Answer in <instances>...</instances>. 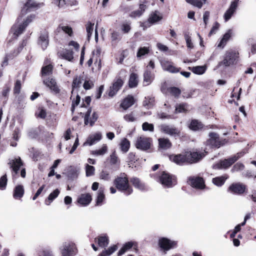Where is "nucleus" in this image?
<instances>
[{
	"mask_svg": "<svg viewBox=\"0 0 256 256\" xmlns=\"http://www.w3.org/2000/svg\"><path fill=\"white\" fill-rule=\"evenodd\" d=\"M208 152L202 148L193 149L192 150H184L182 154H169L170 160H201Z\"/></svg>",
	"mask_w": 256,
	"mask_h": 256,
	"instance_id": "obj_1",
	"label": "nucleus"
},
{
	"mask_svg": "<svg viewBox=\"0 0 256 256\" xmlns=\"http://www.w3.org/2000/svg\"><path fill=\"white\" fill-rule=\"evenodd\" d=\"M240 60V53L237 50L230 49L224 52L222 60L219 62L216 68L230 67L236 64Z\"/></svg>",
	"mask_w": 256,
	"mask_h": 256,
	"instance_id": "obj_2",
	"label": "nucleus"
},
{
	"mask_svg": "<svg viewBox=\"0 0 256 256\" xmlns=\"http://www.w3.org/2000/svg\"><path fill=\"white\" fill-rule=\"evenodd\" d=\"M150 176L166 188H172L177 184L176 176L164 171L158 174H151Z\"/></svg>",
	"mask_w": 256,
	"mask_h": 256,
	"instance_id": "obj_3",
	"label": "nucleus"
},
{
	"mask_svg": "<svg viewBox=\"0 0 256 256\" xmlns=\"http://www.w3.org/2000/svg\"><path fill=\"white\" fill-rule=\"evenodd\" d=\"M114 184L118 190L126 196L130 194L133 192L132 188L128 184V178L124 174L122 176L116 178L114 180Z\"/></svg>",
	"mask_w": 256,
	"mask_h": 256,
	"instance_id": "obj_4",
	"label": "nucleus"
},
{
	"mask_svg": "<svg viewBox=\"0 0 256 256\" xmlns=\"http://www.w3.org/2000/svg\"><path fill=\"white\" fill-rule=\"evenodd\" d=\"M32 21V16H28L20 24H14L11 28V32L13 33L14 39L16 40L18 37L25 30L26 28Z\"/></svg>",
	"mask_w": 256,
	"mask_h": 256,
	"instance_id": "obj_5",
	"label": "nucleus"
},
{
	"mask_svg": "<svg viewBox=\"0 0 256 256\" xmlns=\"http://www.w3.org/2000/svg\"><path fill=\"white\" fill-rule=\"evenodd\" d=\"M208 136L210 138L206 141L207 144L212 148H219L227 142L226 139L220 138L216 132H210Z\"/></svg>",
	"mask_w": 256,
	"mask_h": 256,
	"instance_id": "obj_6",
	"label": "nucleus"
},
{
	"mask_svg": "<svg viewBox=\"0 0 256 256\" xmlns=\"http://www.w3.org/2000/svg\"><path fill=\"white\" fill-rule=\"evenodd\" d=\"M188 184L198 190H204L207 188L205 181L202 177L198 176H189L187 181Z\"/></svg>",
	"mask_w": 256,
	"mask_h": 256,
	"instance_id": "obj_7",
	"label": "nucleus"
},
{
	"mask_svg": "<svg viewBox=\"0 0 256 256\" xmlns=\"http://www.w3.org/2000/svg\"><path fill=\"white\" fill-rule=\"evenodd\" d=\"M158 244L161 250L164 254H166L168 251L176 248L178 242L176 241L172 240L166 238H161L158 240Z\"/></svg>",
	"mask_w": 256,
	"mask_h": 256,
	"instance_id": "obj_8",
	"label": "nucleus"
},
{
	"mask_svg": "<svg viewBox=\"0 0 256 256\" xmlns=\"http://www.w3.org/2000/svg\"><path fill=\"white\" fill-rule=\"evenodd\" d=\"M60 250L62 256H74L77 252L75 244L71 242L63 243Z\"/></svg>",
	"mask_w": 256,
	"mask_h": 256,
	"instance_id": "obj_9",
	"label": "nucleus"
},
{
	"mask_svg": "<svg viewBox=\"0 0 256 256\" xmlns=\"http://www.w3.org/2000/svg\"><path fill=\"white\" fill-rule=\"evenodd\" d=\"M152 143V138L140 136L138 138L135 146L138 149L142 150H147L150 148Z\"/></svg>",
	"mask_w": 256,
	"mask_h": 256,
	"instance_id": "obj_10",
	"label": "nucleus"
},
{
	"mask_svg": "<svg viewBox=\"0 0 256 256\" xmlns=\"http://www.w3.org/2000/svg\"><path fill=\"white\" fill-rule=\"evenodd\" d=\"M124 84V80L120 77L116 78L112 86L108 90V96L110 98L116 96L119 90L122 88Z\"/></svg>",
	"mask_w": 256,
	"mask_h": 256,
	"instance_id": "obj_11",
	"label": "nucleus"
},
{
	"mask_svg": "<svg viewBox=\"0 0 256 256\" xmlns=\"http://www.w3.org/2000/svg\"><path fill=\"white\" fill-rule=\"evenodd\" d=\"M49 32L46 28L42 30L40 33L37 40V44L42 50L46 49L49 45Z\"/></svg>",
	"mask_w": 256,
	"mask_h": 256,
	"instance_id": "obj_12",
	"label": "nucleus"
},
{
	"mask_svg": "<svg viewBox=\"0 0 256 256\" xmlns=\"http://www.w3.org/2000/svg\"><path fill=\"white\" fill-rule=\"evenodd\" d=\"M147 0H139V8L134 10L130 14V16L132 18H136L141 16L147 8Z\"/></svg>",
	"mask_w": 256,
	"mask_h": 256,
	"instance_id": "obj_13",
	"label": "nucleus"
},
{
	"mask_svg": "<svg viewBox=\"0 0 256 256\" xmlns=\"http://www.w3.org/2000/svg\"><path fill=\"white\" fill-rule=\"evenodd\" d=\"M92 108L90 107L84 116V124L85 125L90 124V126H92L96 122L98 118V114L96 112H94L92 114V116L90 117V114L92 112Z\"/></svg>",
	"mask_w": 256,
	"mask_h": 256,
	"instance_id": "obj_14",
	"label": "nucleus"
},
{
	"mask_svg": "<svg viewBox=\"0 0 256 256\" xmlns=\"http://www.w3.org/2000/svg\"><path fill=\"white\" fill-rule=\"evenodd\" d=\"M160 64L164 70L170 73H178L180 72L181 68H177L174 66L173 62L167 60L160 61Z\"/></svg>",
	"mask_w": 256,
	"mask_h": 256,
	"instance_id": "obj_15",
	"label": "nucleus"
},
{
	"mask_svg": "<svg viewBox=\"0 0 256 256\" xmlns=\"http://www.w3.org/2000/svg\"><path fill=\"white\" fill-rule=\"evenodd\" d=\"M246 190L245 185L237 182L232 184L228 188V192L234 194H241Z\"/></svg>",
	"mask_w": 256,
	"mask_h": 256,
	"instance_id": "obj_16",
	"label": "nucleus"
},
{
	"mask_svg": "<svg viewBox=\"0 0 256 256\" xmlns=\"http://www.w3.org/2000/svg\"><path fill=\"white\" fill-rule=\"evenodd\" d=\"M44 83L56 94H58L60 92V90L58 86L55 79L48 78L44 80Z\"/></svg>",
	"mask_w": 256,
	"mask_h": 256,
	"instance_id": "obj_17",
	"label": "nucleus"
},
{
	"mask_svg": "<svg viewBox=\"0 0 256 256\" xmlns=\"http://www.w3.org/2000/svg\"><path fill=\"white\" fill-rule=\"evenodd\" d=\"M155 78V74L150 70H145L143 74V86L150 84Z\"/></svg>",
	"mask_w": 256,
	"mask_h": 256,
	"instance_id": "obj_18",
	"label": "nucleus"
},
{
	"mask_svg": "<svg viewBox=\"0 0 256 256\" xmlns=\"http://www.w3.org/2000/svg\"><path fill=\"white\" fill-rule=\"evenodd\" d=\"M63 31L64 34H68L70 37L74 36V32L72 27L68 25L59 24L55 30V33L58 34L61 31Z\"/></svg>",
	"mask_w": 256,
	"mask_h": 256,
	"instance_id": "obj_19",
	"label": "nucleus"
},
{
	"mask_svg": "<svg viewBox=\"0 0 256 256\" xmlns=\"http://www.w3.org/2000/svg\"><path fill=\"white\" fill-rule=\"evenodd\" d=\"M160 129L162 132L172 136L179 133L178 130L175 127L170 126L165 124H161L160 126Z\"/></svg>",
	"mask_w": 256,
	"mask_h": 256,
	"instance_id": "obj_20",
	"label": "nucleus"
},
{
	"mask_svg": "<svg viewBox=\"0 0 256 256\" xmlns=\"http://www.w3.org/2000/svg\"><path fill=\"white\" fill-rule=\"evenodd\" d=\"M44 131L43 129V128L42 126H38L35 128H33L29 131L28 134L29 137L32 138H35L40 140V136L41 134H44Z\"/></svg>",
	"mask_w": 256,
	"mask_h": 256,
	"instance_id": "obj_21",
	"label": "nucleus"
},
{
	"mask_svg": "<svg viewBox=\"0 0 256 256\" xmlns=\"http://www.w3.org/2000/svg\"><path fill=\"white\" fill-rule=\"evenodd\" d=\"M58 56L68 61H72L74 59V52L72 50L65 49L64 50L58 52Z\"/></svg>",
	"mask_w": 256,
	"mask_h": 256,
	"instance_id": "obj_22",
	"label": "nucleus"
},
{
	"mask_svg": "<svg viewBox=\"0 0 256 256\" xmlns=\"http://www.w3.org/2000/svg\"><path fill=\"white\" fill-rule=\"evenodd\" d=\"M172 146V143L168 138H160L158 139L159 149L168 150Z\"/></svg>",
	"mask_w": 256,
	"mask_h": 256,
	"instance_id": "obj_23",
	"label": "nucleus"
},
{
	"mask_svg": "<svg viewBox=\"0 0 256 256\" xmlns=\"http://www.w3.org/2000/svg\"><path fill=\"white\" fill-rule=\"evenodd\" d=\"M204 127V124L202 122L196 119H192L188 124V128L193 131L201 130Z\"/></svg>",
	"mask_w": 256,
	"mask_h": 256,
	"instance_id": "obj_24",
	"label": "nucleus"
},
{
	"mask_svg": "<svg viewBox=\"0 0 256 256\" xmlns=\"http://www.w3.org/2000/svg\"><path fill=\"white\" fill-rule=\"evenodd\" d=\"M130 181L136 188L141 191H147L148 190L147 186L138 178H132Z\"/></svg>",
	"mask_w": 256,
	"mask_h": 256,
	"instance_id": "obj_25",
	"label": "nucleus"
},
{
	"mask_svg": "<svg viewBox=\"0 0 256 256\" xmlns=\"http://www.w3.org/2000/svg\"><path fill=\"white\" fill-rule=\"evenodd\" d=\"M134 103V99L132 96L128 95L122 101L120 106L124 110L128 109Z\"/></svg>",
	"mask_w": 256,
	"mask_h": 256,
	"instance_id": "obj_26",
	"label": "nucleus"
},
{
	"mask_svg": "<svg viewBox=\"0 0 256 256\" xmlns=\"http://www.w3.org/2000/svg\"><path fill=\"white\" fill-rule=\"evenodd\" d=\"M138 76L135 72H132L129 77L128 85L130 88H136L138 84Z\"/></svg>",
	"mask_w": 256,
	"mask_h": 256,
	"instance_id": "obj_27",
	"label": "nucleus"
},
{
	"mask_svg": "<svg viewBox=\"0 0 256 256\" xmlns=\"http://www.w3.org/2000/svg\"><path fill=\"white\" fill-rule=\"evenodd\" d=\"M54 2L60 8L64 7V6H76L78 3L76 0H54Z\"/></svg>",
	"mask_w": 256,
	"mask_h": 256,
	"instance_id": "obj_28",
	"label": "nucleus"
},
{
	"mask_svg": "<svg viewBox=\"0 0 256 256\" xmlns=\"http://www.w3.org/2000/svg\"><path fill=\"white\" fill-rule=\"evenodd\" d=\"M24 190L23 186L18 185L16 186L13 192V196L16 200H20L24 196Z\"/></svg>",
	"mask_w": 256,
	"mask_h": 256,
	"instance_id": "obj_29",
	"label": "nucleus"
},
{
	"mask_svg": "<svg viewBox=\"0 0 256 256\" xmlns=\"http://www.w3.org/2000/svg\"><path fill=\"white\" fill-rule=\"evenodd\" d=\"M188 104L186 102H182L177 104L176 105L174 113H184L186 114L189 112Z\"/></svg>",
	"mask_w": 256,
	"mask_h": 256,
	"instance_id": "obj_30",
	"label": "nucleus"
},
{
	"mask_svg": "<svg viewBox=\"0 0 256 256\" xmlns=\"http://www.w3.org/2000/svg\"><path fill=\"white\" fill-rule=\"evenodd\" d=\"M91 200V196L89 194H85L80 195L78 200V202L82 206H86L90 203Z\"/></svg>",
	"mask_w": 256,
	"mask_h": 256,
	"instance_id": "obj_31",
	"label": "nucleus"
},
{
	"mask_svg": "<svg viewBox=\"0 0 256 256\" xmlns=\"http://www.w3.org/2000/svg\"><path fill=\"white\" fill-rule=\"evenodd\" d=\"M44 4L43 2L37 4L36 2H31V0H28L22 10V12L26 14L28 12L29 8H40Z\"/></svg>",
	"mask_w": 256,
	"mask_h": 256,
	"instance_id": "obj_32",
	"label": "nucleus"
},
{
	"mask_svg": "<svg viewBox=\"0 0 256 256\" xmlns=\"http://www.w3.org/2000/svg\"><path fill=\"white\" fill-rule=\"evenodd\" d=\"M36 252V256H54L52 250L46 247L38 248Z\"/></svg>",
	"mask_w": 256,
	"mask_h": 256,
	"instance_id": "obj_33",
	"label": "nucleus"
},
{
	"mask_svg": "<svg viewBox=\"0 0 256 256\" xmlns=\"http://www.w3.org/2000/svg\"><path fill=\"white\" fill-rule=\"evenodd\" d=\"M234 161H220L218 163L213 166L214 169H225L230 166Z\"/></svg>",
	"mask_w": 256,
	"mask_h": 256,
	"instance_id": "obj_34",
	"label": "nucleus"
},
{
	"mask_svg": "<svg viewBox=\"0 0 256 256\" xmlns=\"http://www.w3.org/2000/svg\"><path fill=\"white\" fill-rule=\"evenodd\" d=\"M228 177L226 176H217L212 179V182L214 184L217 186H222L224 184Z\"/></svg>",
	"mask_w": 256,
	"mask_h": 256,
	"instance_id": "obj_35",
	"label": "nucleus"
},
{
	"mask_svg": "<svg viewBox=\"0 0 256 256\" xmlns=\"http://www.w3.org/2000/svg\"><path fill=\"white\" fill-rule=\"evenodd\" d=\"M108 238L106 234L100 236L97 238L98 246L102 248H106L108 244Z\"/></svg>",
	"mask_w": 256,
	"mask_h": 256,
	"instance_id": "obj_36",
	"label": "nucleus"
},
{
	"mask_svg": "<svg viewBox=\"0 0 256 256\" xmlns=\"http://www.w3.org/2000/svg\"><path fill=\"white\" fill-rule=\"evenodd\" d=\"M60 190L58 189H56L51 192L48 198L45 200L44 203L46 205H50L51 202L56 198L60 194Z\"/></svg>",
	"mask_w": 256,
	"mask_h": 256,
	"instance_id": "obj_37",
	"label": "nucleus"
},
{
	"mask_svg": "<svg viewBox=\"0 0 256 256\" xmlns=\"http://www.w3.org/2000/svg\"><path fill=\"white\" fill-rule=\"evenodd\" d=\"M82 76H76L74 78L72 82V90L71 92L72 94H73L74 90L75 88L78 89L80 86V85L82 81Z\"/></svg>",
	"mask_w": 256,
	"mask_h": 256,
	"instance_id": "obj_38",
	"label": "nucleus"
},
{
	"mask_svg": "<svg viewBox=\"0 0 256 256\" xmlns=\"http://www.w3.org/2000/svg\"><path fill=\"white\" fill-rule=\"evenodd\" d=\"M54 66L52 64L42 67L41 70V74L42 76H48L52 74Z\"/></svg>",
	"mask_w": 256,
	"mask_h": 256,
	"instance_id": "obj_39",
	"label": "nucleus"
},
{
	"mask_svg": "<svg viewBox=\"0 0 256 256\" xmlns=\"http://www.w3.org/2000/svg\"><path fill=\"white\" fill-rule=\"evenodd\" d=\"M168 92L172 96H174L176 98H178L180 96L181 94V90L176 86H171L167 88Z\"/></svg>",
	"mask_w": 256,
	"mask_h": 256,
	"instance_id": "obj_40",
	"label": "nucleus"
},
{
	"mask_svg": "<svg viewBox=\"0 0 256 256\" xmlns=\"http://www.w3.org/2000/svg\"><path fill=\"white\" fill-rule=\"evenodd\" d=\"M162 16L158 15L156 12H155L152 14L150 16L148 20V22L150 24H153L159 22L160 20H162Z\"/></svg>",
	"mask_w": 256,
	"mask_h": 256,
	"instance_id": "obj_41",
	"label": "nucleus"
},
{
	"mask_svg": "<svg viewBox=\"0 0 256 256\" xmlns=\"http://www.w3.org/2000/svg\"><path fill=\"white\" fill-rule=\"evenodd\" d=\"M122 36L119 32L113 30L110 34V39L112 44H116L121 40Z\"/></svg>",
	"mask_w": 256,
	"mask_h": 256,
	"instance_id": "obj_42",
	"label": "nucleus"
},
{
	"mask_svg": "<svg viewBox=\"0 0 256 256\" xmlns=\"http://www.w3.org/2000/svg\"><path fill=\"white\" fill-rule=\"evenodd\" d=\"M8 164L16 174L18 172L20 168L23 165L22 161H12V162H10Z\"/></svg>",
	"mask_w": 256,
	"mask_h": 256,
	"instance_id": "obj_43",
	"label": "nucleus"
},
{
	"mask_svg": "<svg viewBox=\"0 0 256 256\" xmlns=\"http://www.w3.org/2000/svg\"><path fill=\"white\" fill-rule=\"evenodd\" d=\"M102 134L100 132L95 134L92 136H90L88 138L87 142L90 145L93 144L95 142H98L102 139Z\"/></svg>",
	"mask_w": 256,
	"mask_h": 256,
	"instance_id": "obj_44",
	"label": "nucleus"
},
{
	"mask_svg": "<svg viewBox=\"0 0 256 256\" xmlns=\"http://www.w3.org/2000/svg\"><path fill=\"white\" fill-rule=\"evenodd\" d=\"M134 245V242H126L118 252V256H120L124 254L126 252L131 248Z\"/></svg>",
	"mask_w": 256,
	"mask_h": 256,
	"instance_id": "obj_45",
	"label": "nucleus"
},
{
	"mask_svg": "<svg viewBox=\"0 0 256 256\" xmlns=\"http://www.w3.org/2000/svg\"><path fill=\"white\" fill-rule=\"evenodd\" d=\"M105 199V196L102 188H100L98 191V196L96 200V204L97 206H102Z\"/></svg>",
	"mask_w": 256,
	"mask_h": 256,
	"instance_id": "obj_46",
	"label": "nucleus"
},
{
	"mask_svg": "<svg viewBox=\"0 0 256 256\" xmlns=\"http://www.w3.org/2000/svg\"><path fill=\"white\" fill-rule=\"evenodd\" d=\"M118 248L116 245H113L107 250L104 249L98 256H109L114 253Z\"/></svg>",
	"mask_w": 256,
	"mask_h": 256,
	"instance_id": "obj_47",
	"label": "nucleus"
},
{
	"mask_svg": "<svg viewBox=\"0 0 256 256\" xmlns=\"http://www.w3.org/2000/svg\"><path fill=\"white\" fill-rule=\"evenodd\" d=\"M121 150L126 152H128L130 147V142L126 138H124L120 144Z\"/></svg>",
	"mask_w": 256,
	"mask_h": 256,
	"instance_id": "obj_48",
	"label": "nucleus"
},
{
	"mask_svg": "<svg viewBox=\"0 0 256 256\" xmlns=\"http://www.w3.org/2000/svg\"><path fill=\"white\" fill-rule=\"evenodd\" d=\"M188 68L194 74H204L206 70V68L204 66H196L192 68L189 67Z\"/></svg>",
	"mask_w": 256,
	"mask_h": 256,
	"instance_id": "obj_49",
	"label": "nucleus"
},
{
	"mask_svg": "<svg viewBox=\"0 0 256 256\" xmlns=\"http://www.w3.org/2000/svg\"><path fill=\"white\" fill-rule=\"evenodd\" d=\"M72 96H71L70 99L72 100V106H71V111L73 114L75 110L76 107L77 106L80 101V96L78 94L76 97V98H72Z\"/></svg>",
	"mask_w": 256,
	"mask_h": 256,
	"instance_id": "obj_50",
	"label": "nucleus"
},
{
	"mask_svg": "<svg viewBox=\"0 0 256 256\" xmlns=\"http://www.w3.org/2000/svg\"><path fill=\"white\" fill-rule=\"evenodd\" d=\"M43 135L44 136V138H41V140L42 142L50 144L52 140L54 138V134L52 132H44Z\"/></svg>",
	"mask_w": 256,
	"mask_h": 256,
	"instance_id": "obj_51",
	"label": "nucleus"
},
{
	"mask_svg": "<svg viewBox=\"0 0 256 256\" xmlns=\"http://www.w3.org/2000/svg\"><path fill=\"white\" fill-rule=\"evenodd\" d=\"M120 29L123 34H128L132 29L130 22H124L120 26Z\"/></svg>",
	"mask_w": 256,
	"mask_h": 256,
	"instance_id": "obj_52",
	"label": "nucleus"
},
{
	"mask_svg": "<svg viewBox=\"0 0 256 256\" xmlns=\"http://www.w3.org/2000/svg\"><path fill=\"white\" fill-rule=\"evenodd\" d=\"M27 44L28 40L26 38L22 40L18 48L14 50L13 53L16 56L18 54L22 51L23 48L26 46Z\"/></svg>",
	"mask_w": 256,
	"mask_h": 256,
	"instance_id": "obj_53",
	"label": "nucleus"
},
{
	"mask_svg": "<svg viewBox=\"0 0 256 256\" xmlns=\"http://www.w3.org/2000/svg\"><path fill=\"white\" fill-rule=\"evenodd\" d=\"M150 52V48L149 47H140L138 48L136 56L138 58H140L146 54H148Z\"/></svg>",
	"mask_w": 256,
	"mask_h": 256,
	"instance_id": "obj_54",
	"label": "nucleus"
},
{
	"mask_svg": "<svg viewBox=\"0 0 256 256\" xmlns=\"http://www.w3.org/2000/svg\"><path fill=\"white\" fill-rule=\"evenodd\" d=\"M22 88V84L21 82L19 80H17L15 83L14 88V94H18L20 92V90Z\"/></svg>",
	"mask_w": 256,
	"mask_h": 256,
	"instance_id": "obj_55",
	"label": "nucleus"
},
{
	"mask_svg": "<svg viewBox=\"0 0 256 256\" xmlns=\"http://www.w3.org/2000/svg\"><path fill=\"white\" fill-rule=\"evenodd\" d=\"M36 115L38 118L44 119L46 117V110L43 107H39L38 108V112H36Z\"/></svg>",
	"mask_w": 256,
	"mask_h": 256,
	"instance_id": "obj_56",
	"label": "nucleus"
},
{
	"mask_svg": "<svg viewBox=\"0 0 256 256\" xmlns=\"http://www.w3.org/2000/svg\"><path fill=\"white\" fill-rule=\"evenodd\" d=\"M247 152V150H244L242 151L238 152L236 154L234 155L232 157L229 158L228 159H224V160H238L239 158L242 157Z\"/></svg>",
	"mask_w": 256,
	"mask_h": 256,
	"instance_id": "obj_57",
	"label": "nucleus"
},
{
	"mask_svg": "<svg viewBox=\"0 0 256 256\" xmlns=\"http://www.w3.org/2000/svg\"><path fill=\"white\" fill-rule=\"evenodd\" d=\"M94 23H92L90 22H88L86 24V30L87 32V36L88 38L91 36L94 29Z\"/></svg>",
	"mask_w": 256,
	"mask_h": 256,
	"instance_id": "obj_58",
	"label": "nucleus"
},
{
	"mask_svg": "<svg viewBox=\"0 0 256 256\" xmlns=\"http://www.w3.org/2000/svg\"><path fill=\"white\" fill-rule=\"evenodd\" d=\"M186 2L193 5L197 8H200L202 5L203 2L200 0H185Z\"/></svg>",
	"mask_w": 256,
	"mask_h": 256,
	"instance_id": "obj_59",
	"label": "nucleus"
},
{
	"mask_svg": "<svg viewBox=\"0 0 256 256\" xmlns=\"http://www.w3.org/2000/svg\"><path fill=\"white\" fill-rule=\"evenodd\" d=\"M6 175L4 174L0 178V190H4L6 189L7 184Z\"/></svg>",
	"mask_w": 256,
	"mask_h": 256,
	"instance_id": "obj_60",
	"label": "nucleus"
},
{
	"mask_svg": "<svg viewBox=\"0 0 256 256\" xmlns=\"http://www.w3.org/2000/svg\"><path fill=\"white\" fill-rule=\"evenodd\" d=\"M142 130L144 131L149 130L150 132L154 131V126L152 124H149L148 122H144L142 125Z\"/></svg>",
	"mask_w": 256,
	"mask_h": 256,
	"instance_id": "obj_61",
	"label": "nucleus"
},
{
	"mask_svg": "<svg viewBox=\"0 0 256 256\" xmlns=\"http://www.w3.org/2000/svg\"><path fill=\"white\" fill-rule=\"evenodd\" d=\"M107 146L104 145L100 149L94 151L93 154L97 156L104 155L107 152Z\"/></svg>",
	"mask_w": 256,
	"mask_h": 256,
	"instance_id": "obj_62",
	"label": "nucleus"
},
{
	"mask_svg": "<svg viewBox=\"0 0 256 256\" xmlns=\"http://www.w3.org/2000/svg\"><path fill=\"white\" fill-rule=\"evenodd\" d=\"M10 90V86L8 84H5L3 87L2 96L8 99V94Z\"/></svg>",
	"mask_w": 256,
	"mask_h": 256,
	"instance_id": "obj_63",
	"label": "nucleus"
},
{
	"mask_svg": "<svg viewBox=\"0 0 256 256\" xmlns=\"http://www.w3.org/2000/svg\"><path fill=\"white\" fill-rule=\"evenodd\" d=\"M32 152L33 158H43L44 154H42L40 150L32 148Z\"/></svg>",
	"mask_w": 256,
	"mask_h": 256,
	"instance_id": "obj_64",
	"label": "nucleus"
}]
</instances>
